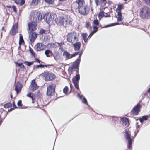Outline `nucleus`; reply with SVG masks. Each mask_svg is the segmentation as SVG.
<instances>
[{
    "mask_svg": "<svg viewBox=\"0 0 150 150\" xmlns=\"http://www.w3.org/2000/svg\"><path fill=\"white\" fill-rule=\"evenodd\" d=\"M25 0H21L20 2H19L20 5L22 6L25 3Z\"/></svg>",
    "mask_w": 150,
    "mask_h": 150,
    "instance_id": "79ce46f5",
    "label": "nucleus"
},
{
    "mask_svg": "<svg viewBox=\"0 0 150 150\" xmlns=\"http://www.w3.org/2000/svg\"><path fill=\"white\" fill-rule=\"evenodd\" d=\"M83 53L81 51V52H79V59H78L74 63L73 66L71 67H69L68 71H72V70L74 69L77 68L79 66V64L80 61V57Z\"/></svg>",
    "mask_w": 150,
    "mask_h": 150,
    "instance_id": "20e7f679",
    "label": "nucleus"
},
{
    "mask_svg": "<svg viewBox=\"0 0 150 150\" xmlns=\"http://www.w3.org/2000/svg\"><path fill=\"white\" fill-rule=\"evenodd\" d=\"M22 87V85L21 83L18 82L16 85L15 88V90L16 91L17 94L21 91Z\"/></svg>",
    "mask_w": 150,
    "mask_h": 150,
    "instance_id": "412c9836",
    "label": "nucleus"
},
{
    "mask_svg": "<svg viewBox=\"0 0 150 150\" xmlns=\"http://www.w3.org/2000/svg\"><path fill=\"white\" fill-rule=\"evenodd\" d=\"M46 66V65H45ZM45 65L42 64H40V65H37L35 67L37 68H38L39 67H40L41 68H43L45 67Z\"/></svg>",
    "mask_w": 150,
    "mask_h": 150,
    "instance_id": "37998d69",
    "label": "nucleus"
},
{
    "mask_svg": "<svg viewBox=\"0 0 150 150\" xmlns=\"http://www.w3.org/2000/svg\"><path fill=\"white\" fill-rule=\"evenodd\" d=\"M10 104L9 103H8V104H6L4 106L5 107H8V106H9V105H10Z\"/></svg>",
    "mask_w": 150,
    "mask_h": 150,
    "instance_id": "052dcab7",
    "label": "nucleus"
},
{
    "mask_svg": "<svg viewBox=\"0 0 150 150\" xmlns=\"http://www.w3.org/2000/svg\"><path fill=\"white\" fill-rule=\"evenodd\" d=\"M82 36L83 38V40L85 42L87 40V39H86L87 37V35L86 33H83L82 34Z\"/></svg>",
    "mask_w": 150,
    "mask_h": 150,
    "instance_id": "c756f323",
    "label": "nucleus"
},
{
    "mask_svg": "<svg viewBox=\"0 0 150 150\" xmlns=\"http://www.w3.org/2000/svg\"><path fill=\"white\" fill-rule=\"evenodd\" d=\"M17 104L18 106H21L22 105L21 101L20 100H19Z\"/></svg>",
    "mask_w": 150,
    "mask_h": 150,
    "instance_id": "49530a36",
    "label": "nucleus"
},
{
    "mask_svg": "<svg viewBox=\"0 0 150 150\" xmlns=\"http://www.w3.org/2000/svg\"><path fill=\"white\" fill-rule=\"evenodd\" d=\"M64 23L67 25H71L72 23L73 19L69 15H66L64 16Z\"/></svg>",
    "mask_w": 150,
    "mask_h": 150,
    "instance_id": "f8f14e48",
    "label": "nucleus"
},
{
    "mask_svg": "<svg viewBox=\"0 0 150 150\" xmlns=\"http://www.w3.org/2000/svg\"><path fill=\"white\" fill-rule=\"evenodd\" d=\"M78 35L75 32L69 33L67 36V40L69 42L73 43L78 40Z\"/></svg>",
    "mask_w": 150,
    "mask_h": 150,
    "instance_id": "7ed1b4c3",
    "label": "nucleus"
},
{
    "mask_svg": "<svg viewBox=\"0 0 150 150\" xmlns=\"http://www.w3.org/2000/svg\"><path fill=\"white\" fill-rule=\"evenodd\" d=\"M79 52H75L71 55L67 51H64L63 53V56H65L66 58L67 59H68L71 58L72 57L75 56L76 55L79 54Z\"/></svg>",
    "mask_w": 150,
    "mask_h": 150,
    "instance_id": "2eb2a0df",
    "label": "nucleus"
},
{
    "mask_svg": "<svg viewBox=\"0 0 150 150\" xmlns=\"http://www.w3.org/2000/svg\"><path fill=\"white\" fill-rule=\"evenodd\" d=\"M45 46L42 43H38L35 46V50L37 51H40L44 50L45 48Z\"/></svg>",
    "mask_w": 150,
    "mask_h": 150,
    "instance_id": "ddd939ff",
    "label": "nucleus"
},
{
    "mask_svg": "<svg viewBox=\"0 0 150 150\" xmlns=\"http://www.w3.org/2000/svg\"><path fill=\"white\" fill-rule=\"evenodd\" d=\"M68 88L67 86H66L63 89V92L64 93L66 94L67 93Z\"/></svg>",
    "mask_w": 150,
    "mask_h": 150,
    "instance_id": "c9c22d12",
    "label": "nucleus"
},
{
    "mask_svg": "<svg viewBox=\"0 0 150 150\" xmlns=\"http://www.w3.org/2000/svg\"><path fill=\"white\" fill-rule=\"evenodd\" d=\"M119 24V23H113L111 24L110 25H108L105 26V28L108 27L110 26H114Z\"/></svg>",
    "mask_w": 150,
    "mask_h": 150,
    "instance_id": "7c9ffc66",
    "label": "nucleus"
},
{
    "mask_svg": "<svg viewBox=\"0 0 150 150\" xmlns=\"http://www.w3.org/2000/svg\"><path fill=\"white\" fill-rule=\"evenodd\" d=\"M12 8L13 10V11L15 12H16V7L15 6L13 5L12 6Z\"/></svg>",
    "mask_w": 150,
    "mask_h": 150,
    "instance_id": "09e8293b",
    "label": "nucleus"
},
{
    "mask_svg": "<svg viewBox=\"0 0 150 150\" xmlns=\"http://www.w3.org/2000/svg\"><path fill=\"white\" fill-rule=\"evenodd\" d=\"M45 30L43 29H41L40 31V33L42 34L45 33Z\"/></svg>",
    "mask_w": 150,
    "mask_h": 150,
    "instance_id": "8fccbe9b",
    "label": "nucleus"
},
{
    "mask_svg": "<svg viewBox=\"0 0 150 150\" xmlns=\"http://www.w3.org/2000/svg\"><path fill=\"white\" fill-rule=\"evenodd\" d=\"M55 21L57 24L59 25H63L64 23V17L55 18Z\"/></svg>",
    "mask_w": 150,
    "mask_h": 150,
    "instance_id": "f3484780",
    "label": "nucleus"
},
{
    "mask_svg": "<svg viewBox=\"0 0 150 150\" xmlns=\"http://www.w3.org/2000/svg\"><path fill=\"white\" fill-rule=\"evenodd\" d=\"M117 16L118 17H117V20L119 21H121L122 20V16L121 12L120 11H119L117 12Z\"/></svg>",
    "mask_w": 150,
    "mask_h": 150,
    "instance_id": "393cba45",
    "label": "nucleus"
},
{
    "mask_svg": "<svg viewBox=\"0 0 150 150\" xmlns=\"http://www.w3.org/2000/svg\"><path fill=\"white\" fill-rule=\"evenodd\" d=\"M44 77V79L45 81H52L54 79L55 76L53 74L46 72L43 75Z\"/></svg>",
    "mask_w": 150,
    "mask_h": 150,
    "instance_id": "0eeeda50",
    "label": "nucleus"
},
{
    "mask_svg": "<svg viewBox=\"0 0 150 150\" xmlns=\"http://www.w3.org/2000/svg\"><path fill=\"white\" fill-rule=\"evenodd\" d=\"M30 53H31L32 55L33 56H35V53L34 52L33 50L32 49H30Z\"/></svg>",
    "mask_w": 150,
    "mask_h": 150,
    "instance_id": "c03bdc74",
    "label": "nucleus"
},
{
    "mask_svg": "<svg viewBox=\"0 0 150 150\" xmlns=\"http://www.w3.org/2000/svg\"><path fill=\"white\" fill-rule=\"evenodd\" d=\"M139 14L142 19H147L150 16V9L147 6H145L140 10Z\"/></svg>",
    "mask_w": 150,
    "mask_h": 150,
    "instance_id": "f257e3e1",
    "label": "nucleus"
},
{
    "mask_svg": "<svg viewBox=\"0 0 150 150\" xmlns=\"http://www.w3.org/2000/svg\"><path fill=\"white\" fill-rule=\"evenodd\" d=\"M13 105L14 107H15V104L13 102Z\"/></svg>",
    "mask_w": 150,
    "mask_h": 150,
    "instance_id": "69168bd1",
    "label": "nucleus"
},
{
    "mask_svg": "<svg viewBox=\"0 0 150 150\" xmlns=\"http://www.w3.org/2000/svg\"><path fill=\"white\" fill-rule=\"evenodd\" d=\"M52 53V52L50 50H46L45 51V53L47 57H50V56L49 55L50 53Z\"/></svg>",
    "mask_w": 150,
    "mask_h": 150,
    "instance_id": "c85d7f7f",
    "label": "nucleus"
},
{
    "mask_svg": "<svg viewBox=\"0 0 150 150\" xmlns=\"http://www.w3.org/2000/svg\"><path fill=\"white\" fill-rule=\"evenodd\" d=\"M42 19L40 13L37 11H33L30 15V19L33 21L37 22L40 21Z\"/></svg>",
    "mask_w": 150,
    "mask_h": 150,
    "instance_id": "f03ea898",
    "label": "nucleus"
},
{
    "mask_svg": "<svg viewBox=\"0 0 150 150\" xmlns=\"http://www.w3.org/2000/svg\"><path fill=\"white\" fill-rule=\"evenodd\" d=\"M14 2L17 4H19L20 0H13Z\"/></svg>",
    "mask_w": 150,
    "mask_h": 150,
    "instance_id": "3c124183",
    "label": "nucleus"
},
{
    "mask_svg": "<svg viewBox=\"0 0 150 150\" xmlns=\"http://www.w3.org/2000/svg\"><path fill=\"white\" fill-rule=\"evenodd\" d=\"M56 85L52 84L49 85L47 88V94L48 96H51L55 92Z\"/></svg>",
    "mask_w": 150,
    "mask_h": 150,
    "instance_id": "423d86ee",
    "label": "nucleus"
},
{
    "mask_svg": "<svg viewBox=\"0 0 150 150\" xmlns=\"http://www.w3.org/2000/svg\"><path fill=\"white\" fill-rule=\"evenodd\" d=\"M18 23H16L13 25L10 32V34L12 35H14L17 32Z\"/></svg>",
    "mask_w": 150,
    "mask_h": 150,
    "instance_id": "a211bd4d",
    "label": "nucleus"
},
{
    "mask_svg": "<svg viewBox=\"0 0 150 150\" xmlns=\"http://www.w3.org/2000/svg\"><path fill=\"white\" fill-rule=\"evenodd\" d=\"M53 56L55 60H57L59 58L58 56L57 55L55 56V55H54Z\"/></svg>",
    "mask_w": 150,
    "mask_h": 150,
    "instance_id": "de8ad7c7",
    "label": "nucleus"
},
{
    "mask_svg": "<svg viewBox=\"0 0 150 150\" xmlns=\"http://www.w3.org/2000/svg\"><path fill=\"white\" fill-rule=\"evenodd\" d=\"M147 92L150 93V88L147 90Z\"/></svg>",
    "mask_w": 150,
    "mask_h": 150,
    "instance_id": "680f3d73",
    "label": "nucleus"
},
{
    "mask_svg": "<svg viewBox=\"0 0 150 150\" xmlns=\"http://www.w3.org/2000/svg\"><path fill=\"white\" fill-rule=\"evenodd\" d=\"M74 47V49L76 50H78L80 48L81 44L79 42H76L73 44Z\"/></svg>",
    "mask_w": 150,
    "mask_h": 150,
    "instance_id": "5701e85b",
    "label": "nucleus"
},
{
    "mask_svg": "<svg viewBox=\"0 0 150 150\" xmlns=\"http://www.w3.org/2000/svg\"><path fill=\"white\" fill-rule=\"evenodd\" d=\"M122 5H120L118 7V8L120 10L122 9Z\"/></svg>",
    "mask_w": 150,
    "mask_h": 150,
    "instance_id": "6e6d98bb",
    "label": "nucleus"
},
{
    "mask_svg": "<svg viewBox=\"0 0 150 150\" xmlns=\"http://www.w3.org/2000/svg\"><path fill=\"white\" fill-rule=\"evenodd\" d=\"M148 118V116H142L141 118L139 119L141 123H142L144 120H147Z\"/></svg>",
    "mask_w": 150,
    "mask_h": 150,
    "instance_id": "bb28decb",
    "label": "nucleus"
},
{
    "mask_svg": "<svg viewBox=\"0 0 150 150\" xmlns=\"http://www.w3.org/2000/svg\"><path fill=\"white\" fill-rule=\"evenodd\" d=\"M19 44L21 45V44L24 43V40L23 38V36L21 34H19Z\"/></svg>",
    "mask_w": 150,
    "mask_h": 150,
    "instance_id": "a878e982",
    "label": "nucleus"
},
{
    "mask_svg": "<svg viewBox=\"0 0 150 150\" xmlns=\"http://www.w3.org/2000/svg\"><path fill=\"white\" fill-rule=\"evenodd\" d=\"M40 0H32V3L34 5H36L38 4V2L40 1Z\"/></svg>",
    "mask_w": 150,
    "mask_h": 150,
    "instance_id": "f704fd0d",
    "label": "nucleus"
},
{
    "mask_svg": "<svg viewBox=\"0 0 150 150\" xmlns=\"http://www.w3.org/2000/svg\"><path fill=\"white\" fill-rule=\"evenodd\" d=\"M77 96L80 99H81L83 96L82 95H80V94L79 93H78Z\"/></svg>",
    "mask_w": 150,
    "mask_h": 150,
    "instance_id": "13d9d810",
    "label": "nucleus"
},
{
    "mask_svg": "<svg viewBox=\"0 0 150 150\" xmlns=\"http://www.w3.org/2000/svg\"><path fill=\"white\" fill-rule=\"evenodd\" d=\"M28 97H29L31 98L32 100H33L34 99V96L33 94L31 93H29L27 95Z\"/></svg>",
    "mask_w": 150,
    "mask_h": 150,
    "instance_id": "cd10ccee",
    "label": "nucleus"
},
{
    "mask_svg": "<svg viewBox=\"0 0 150 150\" xmlns=\"http://www.w3.org/2000/svg\"><path fill=\"white\" fill-rule=\"evenodd\" d=\"M20 67L22 69H23L24 68V66L23 63H22L21 64V66Z\"/></svg>",
    "mask_w": 150,
    "mask_h": 150,
    "instance_id": "4d7b16f0",
    "label": "nucleus"
},
{
    "mask_svg": "<svg viewBox=\"0 0 150 150\" xmlns=\"http://www.w3.org/2000/svg\"><path fill=\"white\" fill-rule=\"evenodd\" d=\"M15 63L16 64V65L17 66H18V67H19L21 66V64L22 63H17L16 62H15Z\"/></svg>",
    "mask_w": 150,
    "mask_h": 150,
    "instance_id": "5fc2aeb1",
    "label": "nucleus"
},
{
    "mask_svg": "<svg viewBox=\"0 0 150 150\" xmlns=\"http://www.w3.org/2000/svg\"><path fill=\"white\" fill-rule=\"evenodd\" d=\"M99 22L97 20H94L93 21V25L98 26L99 25Z\"/></svg>",
    "mask_w": 150,
    "mask_h": 150,
    "instance_id": "72a5a7b5",
    "label": "nucleus"
},
{
    "mask_svg": "<svg viewBox=\"0 0 150 150\" xmlns=\"http://www.w3.org/2000/svg\"><path fill=\"white\" fill-rule=\"evenodd\" d=\"M2 122V120L0 119V125H1Z\"/></svg>",
    "mask_w": 150,
    "mask_h": 150,
    "instance_id": "e2e57ef3",
    "label": "nucleus"
},
{
    "mask_svg": "<svg viewBox=\"0 0 150 150\" xmlns=\"http://www.w3.org/2000/svg\"><path fill=\"white\" fill-rule=\"evenodd\" d=\"M94 33L93 32H92L89 35L88 37L91 38Z\"/></svg>",
    "mask_w": 150,
    "mask_h": 150,
    "instance_id": "864d4df0",
    "label": "nucleus"
},
{
    "mask_svg": "<svg viewBox=\"0 0 150 150\" xmlns=\"http://www.w3.org/2000/svg\"><path fill=\"white\" fill-rule=\"evenodd\" d=\"M37 36V35L35 33H32L31 35L30 40L31 42H33L36 39Z\"/></svg>",
    "mask_w": 150,
    "mask_h": 150,
    "instance_id": "b1692460",
    "label": "nucleus"
},
{
    "mask_svg": "<svg viewBox=\"0 0 150 150\" xmlns=\"http://www.w3.org/2000/svg\"><path fill=\"white\" fill-rule=\"evenodd\" d=\"M57 17L56 14L50 13V15H45L44 17V19L47 23L49 24L51 22L52 23L53 20Z\"/></svg>",
    "mask_w": 150,
    "mask_h": 150,
    "instance_id": "39448f33",
    "label": "nucleus"
},
{
    "mask_svg": "<svg viewBox=\"0 0 150 150\" xmlns=\"http://www.w3.org/2000/svg\"><path fill=\"white\" fill-rule=\"evenodd\" d=\"M11 98H12V95L11 94Z\"/></svg>",
    "mask_w": 150,
    "mask_h": 150,
    "instance_id": "338daca9",
    "label": "nucleus"
},
{
    "mask_svg": "<svg viewBox=\"0 0 150 150\" xmlns=\"http://www.w3.org/2000/svg\"><path fill=\"white\" fill-rule=\"evenodd\" d=\"M146 4L148 6H150V0H144Z\"/></svg>",
    "mask_w": 150,
    "mask_h": 150,
    "instance_id": "a19ab883",
    "label": "nucleus"
},
{
    "mask_svg": "<svg viewBox=\"0 0 150 150\" xmlns=\"http://www.w3.org/2000/svg\"><path fill=\"white\" fill-rule=\"evenodd\" d=\"M101 0V6H105L106 3V0Z\"/></svg>",
    "mask_w": 150,
    "mask_h": 150,
    "instance_id": "e433bc0d",
    "label": "nucleus"
},
{
    "mask_svg": "<svg viewBox=\"0 0 150 150\" xmlns=\"http://www.w3.org/2000/svg\"><path fill=\"white\" fill-rule=\"evenodd\" d=\"M98 26H95V25H93V29L94 30L92 31L93 33H96L98 30Z\"/></svg>",
    "mask_w": 150,
    "mask_h": 150,
    "instance_id": "473e14b6",
    "label": "nucleus"
},
{
    "mask_svg": "<svg viewBox=\"0 0 150 150\" xmlns=\"http://www.w3.org/2000/svg\"><path fill=\"white\" fill-rule=\"evenodd\" d=\"M82 103H85L87 105L88 104L87 100L84 97H83V99L82 100Z\"/></svg>",
    "mask_w": 150,
    "mask_h": 150,
    "instance_id": "4c0bfd02",
    "label": "nucleus"
},
{
    "mask_svg": "<svg viewBox=\"0 0 150 150\" xmlns=\"http://www.w3.org/2000/svg\"><path fill=\"white\" fill-rule=\"evenodd\" d=\"M89 23H86V27L88 28H89Z\"/></svg>",
    "mask_w": 150,
    "mask_h": 150,
    "instance_id": "603ef678",
    "label": "nucleus"
},
{
    "mask_svg": "<svg viewBox=\"0 0 150 150\" xmlns=\"http://www.w3.org/2000/svg\"><path fill=\"white\" fill-rule=\"evenodd\" d=\"M24 64L28 66H30L33 64V62H28V61H25L24 62Z\"/></svg>",
    "mask_w": 150,
    "mask_h": 150,
    "instance_id": "2f4dec72",
    "label": "nucleus"
},
{
    "mask_svg": "<svg viewBox=\"0 0 150 150\" xmlns=\"http://www.w3.org/2000/svg\"><path fill=\"white\" fill-rule=\"evenodd\" d=\"M35 60L37 62L40 63V61L38 59H35Z\"/></svg>",
    "mask_w": 150,
    "mask_h": 150,
    "instance_id": "bf43d9fd",
    "label": "nucleus"
},
{
    "mask_svg": "<svg viewBox=\"0 0 150 150\" xmlns=\"http://www.w3.org/2000/svg\"><path fill=\"white\" fill-rule=\"evenodd\" d=\"M62 45L61 43L56 42L55 43H49L48 46L50 49L55 50L58 47H61Z\"/></svg>",
    "mask_w": 150,
    "mask_h": 150,
    "instance_id": "9b49d317",
    "label": "nucleus"
},
{
    "mask_svg": "<svg viewBox=\"0 0 150 150\" xmlns=\"http://www.w3.org/2000/svg\"><path fill=\"white\" fill-rule=\"evenodd\" d=\"M80 79V75L79 74H77L76 75L74 76L72 79L73 83L75 87L77 90L79 89L78 83Z\"/></svg>",
    "mask_w": 150,
    "mask_h": 150,
    "instance_id": "9d476101",
    "label": "nucleus"
},
{
    "mask_svg": "<svg viewBox=\"0 0 150 150\" xmlns=\"http://www.w3.org/2000/svg\"><path fill=\"white\" fill-rule=\"evenodd\" d=\"M36 22L33 21L28 24L29 30L30 31H33L36 30Z\"/></svg>",
    "mask_w": 150,
    "mask_h": 150,
    "instance_id": "dca6fc26",
    "label": "nucleus"
},
{
    "mask_svg": "<svg viewBox=\"0 0 150 150\" xmlns=\"http://www.w3.org/2000/svg\"><path fill=\"white\" fill-rule=\"evenodd\" d=\"M124 136L125 139L127 141L128 146L129 149L132 146V139L130 136V133L129 132L125 130Z\"/></svg>",
    "mask_w": 150,
    "mask_h": 150,
    "instance_id": "6e6552de",
    "label": "nucleus"
},
{
    "mask_svg": "<svg viewBox=\"0 0 150 150\" xmlns=\"http://www.w3.org/2000/svg\"><path fill=\"white\" fill-rule=\"evenodd\" d=\"M4 27H2V30H4V31H5V30H4Z\"/></svg>",
    "mask_w": 150,
    "mask_h": 150,
    "instance_id": "0e129e2a",
    "label": "nucleus"
},
{
    "mask_svg": "<svg viewBox=\"0 0 150 150\" xmlns=\"http://www.w3.org/2000/svg\"><path fill=\"white\" fill-rule=\"evenodd\" d=\"M95 1L97 6L99 5V1L98 0H95Z\"/></svg>",
    "mask_w": 150,
    "mask_h": 150,
    "instance_id": "a18cd8bd",
    "label": "nucleus"
},
{
    "mask_svg": "<svg viewBox=\"0 0 150 150\" xmlns=\"http://www.w3.org/2000/svg\"><path fill=\"white\" fill-rule=\"evenodd\" d=\"M45 1L49 4H52L53 2V0H45Z\"/></svg>",
    "mask_w": 150,
    "mask_h": 150,
    "instance_id": "ea45409f",
    "label": "nucleus"
},
{
    "mask_svg": "<svg viewBox=\"0 0 150 150\" xmlns=\"http://www.w3.org/2000/svg\"><path fill=\"white\" fill-rule=\"evenodd\" d=\"M78 8L79 9V13L81 15H86L89 13V9L86 6L80 7Z\"/></svg>",
    "mask_w": 150,
    "mask_h": 150,
    "instance_id": "1a4fd4ad",
    "label": "nucleus"
},
{
    "mask_svg": "<svg viewBox=\"0 0 150 150\" xmlns=\"http://www.w3.org/2000/svg\"><path fill=\"white\" fill-rule=\"evenodd\" d=\"M38 86L35 83V81L34 80H33L32 81L31 83V86L30 87V89L33 91L37 90L38 88Z\"/></svg>",
    "mask_w": 150,
    "mask_h": 150,
    "instance_id": "aec40b11",
    "label": "nucleus"
},
{
    "mask_svg": "<svg viewBox=\"0 0 150 150\" xmlns=\"http://www.w3.org/2000/svg\"><path fill=\"white\" fill-rule=\"evenodd\" d=\"M121 120L122 121L123 125L127 127L129 125V121L128 119L126 118H124L122 119Z\"/></svg>",
    "mask_w": 150,
    "mask_h": 150,
    "instance_id": "4be33fe9",
    "label": "nucleus"
},
{
    "mask_svg": "<svg viewBox=\"0 0 150 150\" xmlns=\"http://www.w3.org/2000/svg\"><path fill=\"white\" fill-rule=\"evenodd\" d=\"M84 3V0H77L74 3L73 6L74 8L76 9H77L80 7L83 6Z\"/></svg>",
    "mask_w": 150,
    "mask_h": 150,
    "instance_id": "4468645a",
    "label": "nucleus"
},
{
    "mask_svg": "<svg viewBox=\"0 0 150 150\" xmlns=\"http://www.w3.org/2000/svg\"><path fill=\"white\" fill-rule=\"evenodd\" d=\"M141 108L139 104H138L133 108V113L134 115H137L140 112V109Z\"/></svg>",
    "mask_w": 150,
    "mask_h": 150,
    "instance_id": "6ab92c4d",
    "label": "nucleus"
},
{
    "mask_svg": "<svg viewBox=\"0 0 150 150\" xmlns=\"http://www.w3.org/2000/svg\"><path fill=\"white\" fill-rule=\"evenodd\" d=\"M104 13L103 11H100L98 15V16L99 17H102L103 16Z\"/></svg>",
    "mask_w": 150,
    "mask_h": 150,
    "instance_id": "58836bf2",
    "label": "nucleus"
},
{
    "mask_svg": "<svg viewBox=\"0 0 150 150\" xmlns=\"http://www.w3.org/2000/svg\"><path fill=\"white\" fill-rule=\"evenodd\" d=\"M103 16H105V17H107V16L106 15H104H104Z\"/></svg>",
    "mask_w": 150,
    "mask_h": 150,
    "instance_id": "774afa93",
    "label": "nucleus"
}]
</instances>
